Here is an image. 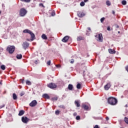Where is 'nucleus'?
<instances>
[{
  "label": "nucleus",
  "mask_w": 128,
  "mask_h": 128,
  "mask_svg": "<svg viewBox=\"0 0 128 128\" xmlns=\"http://www.w3.org/2000/svg\"><path fill=\"white\" fill-rule=\"evenodd\" d=\"M108 103L110 106H115L118 103V100L114 97H109L108 99Z\"/></svg>",
  "instance_id": "obj_1"
},
{
  "label": "nucleus",
  "mask_w": 128,
  "mask_h": 128,
  "mask_svg": "<svg viewBox=\"0 0 128 128\" xmlns=\"http://www.w3.org/2000/svg\"><path fill=\"white\" fill-rule=\"evenodd\" d=\"M23 33L30 34V36L32 37V41H33L34 40H35V34H33L32 32L30 30L26 29L25 30H23Z\"/></svg>",
  "instance_id": "obj_2"
},
{
  "label": "nucleus",
  "mask_w": 128,
  "mask_h": 128,
  "mask_svg": "<svg viewBox=\"0 0 128 128\" xmlns=\"http://www.w3.org/2000/svg\"><path fill=\"white\" fill-rule=\"evenodd\" d=\"M26 13H28V11H26L25 8H22L20 9V11L19 12V16H20V17H24L25 16Z\"/></svg>",
  "instance_id": "obj_3"
},
{
  "label": "nucleus",
  "mask_w": 128,
  "mask_h": 128,
  "mask_svg": "<svg viewBox=\"0 0 128 128\" xmlns=\"http://www.w3.org/2000/svg\"><path fill=\"white\" fill-rule=\"evenodd\" d=\"M15 50V46H8L6 48V52H8L10 54H12Z\"/></svg>",
  "instance_id": "obj_4"
},
{
  "label": "nucleus",
  "mask_w": 128,
  "mask_h": 128,
  "mask_svg": "<svg viewBox=\"0 0 128 128\" xmlns=\"http://www.w3.org/2000/svg\"><path fill=\"white\" fill-rule=\"evenodd\" d=\"M95 38H96V41L100 42H102V35L101 34H96L95 36Z\"/></svg>",
  "instance_id": "obj_5"
},
{
  "label": "nucleus",
  "mask_w": 128,
  "mask_h": 128,
  "mask_svg": "<svg viewBox=\"0 0 128 128\" xmlns=\"http://www.w3.org/2000/svg\"><path fill=\"white\" fill-rule=\"evenodd\" d=\"M47 87L49 88L52 90H54V88H56L57 86L54 83L51 82L47 84Z\"/></svg>",
  "instance_id": "obj_6"
},
{
  "label": "nucleus",
  "mask_w": 128,
  "mask_h": 128,
  "mask_svg": "<svg viewBox=\"0 0 128 128\" xmlns=\"http://www.w3.org/2000/svg\"><path fill=\"white\" fill-rule=\"evenodd\" d=\"M30 120V119L28 118L26 116L22 117V122L24 124H28V122Z\"/></svg>",
  "instance_id": "obj_7"
},
{
  "label": "nucleus",
  "mask_w": 128,
  "mask_h": 128,
  "mask_svg": "<svg viewBox=\"0 0 128 128\" xmlns=\"http://www.w3.org/2000/svg\"><path fill=\"white\" fill-rule=\"evenodd\" d=\"M37 104L38 102L36 100H33L30 102V104H29V106H30V107H35Z\"/></svg>",
  "instance_id": "obj_8"
},
{
  "label": "nucleus",
  "mask_w": 128,
  "mask_h": 128,
  "mask_svg": "<svg viewBox=\"0 0 128 128\" xmlns=\"http://www.w3.org/2000/svg\"><path fill=\"white\" fill-rule=\"evenodd\" d=\"M22 47H23V48H24V50H25L28 49V48L29 47V44L26 42H23Z\"/></svg>",
  "instance_id": "obj_9"
},
{
  "label": "nucleus",
  "mask_w": 128,
  "mask_h": 128,
  "mask_svg": "<svg viewBox=\"0 0 128 128\" xmlns=\"http://www.w3.org/2000/svg\"><path fill=\"white\" fill-rule=\"evenodd\" d=\"M77 16L80 18H82V17L84 16L85 14L82 12H77Z\"/></svg>",
  "instance_id": "obj_10"
},
{
  "label": "nucleus",
  "mask_w": 128,
  "mask_h": 128,
  "mask_svg": "<svg viewBox=\"0 0 128 128\" xmlns=\"http://www.w3.org/2000/svg\"><path fill=\"white\" fill-rule=\"evenodd\" d=\"M111 88V84L110 83H108V84L105 85V86H104V89H105V90H108L109 88Z\"/></svg>",
  "instance_id": "obj_11"
},
{
  "label": "nucleus",
  "mask_w": 128,
  "mask_h": 128,
  "mask_svg": "<svg viewBox=\"0 0 128 128\" xmlns=\"http://www.w3.org/2000/svg\"><path fill=\"white\" fill-rule=\"evenodd\" d=\"M82 108L86 110H88V109L90 108V107L88 106V105H86L85 104H82Z\"/></svg>",
  "instance_id": "obj_12"
},
{
  "label": "nucleus",
  "mask_w": 128,
  "mask_h": 128,
  "mask_svg": "<svg viewBox=\"0 0 128 128\" xmlns=\"http://www.w3.org/2000/svg\"><path fill=\"white\" fill-rule=\"evenodd\" d=\"M74 104L75 106H76L77 108H80V100H75L74 102Z\"/></svg>",
  "instance_id": "obj_13"
},
{
  "label": "nucleus",
  "mask_w": 128,
  "mask_h": 128,
  "mask_svg": "<svg viewBox=\"0 0 128 128\" xmlns=\"http://www.w3.org/2000/svg\"><path fill=\"white\" fill-rule=\"evenodd\" d=\"M68 40V36H66L64 37L63 39H62V41L63 42H66Z\"/></svg>",
  "instance_id": "obj_14"
},
{
  "label": "nucleus",
  "mask_w": 128,
  "mask_h": 128,
  "mask_svg": "<svg viewBox=\"0 0 128 128\" xmlns=\"http://www.w3.org/2000/svg\"><path fill=\"white\" fill-rule=\"evenodd\" d=\"M108 52L110 54H114L116 53V51L114 50H112V49H111V48L108 49Z\"/></svg>",
  "instance_id": "obj_15"
},
{
  "label": "nucleus",
  "mask_w": 128,
  "mask_h": 128,
  "mask_svg": "<svg viewBox=\"0 0 128 128\" xmlns=\"http://www.w3.org/2000/svg\"><path fill=\"white\" fill-rule=\"evenodd\" d=\"M42 97H43V98L46 99H50V96L48 94H44L42 96Z\"/></svg>",
  "instance_id": "obj_16"
},
{
  "label": "nucleus",
  "mask_w": 128,
  "mask_h": 128,
  "mask_svg": "<svg viewBox=\"0 0 128 128\" xmlns=\"http://www.w3.org/2000/svg\"><path fill=\"white\" fill-rule=\"evenodd\" d=\"M24 113H25V111L23 110H20V112H19V114H18V116H23Z\"/></svg>",
  "instance_id": "obj_17"
},
{
  "label": "nucleus",
  "mask_w": 128,
  "mask_h": 128,
  "mask_svg": "<svg viewBox=\"0 0 128 128\" xmlns=\"http://www.w3.org/2000/svg\"><path fill=\"white\" fill-rule=\"evenodd\" d=\"M82 40H84V38L82 37V36H80L78 37V38H77L78 41H81Z\"/></svg>",
  "instance_id": "obj_18"
},
{
  "label": "nucleus",
  "mask_w": 128,
  "mask_h": 128,
  "mask_svg": "<svg viewBox=\"0 0 128 128\" xmlns=\"http://www.w3.org/2000/svg\"><path fill=\"white\" fill-rule=\"evenodd\" d=\"M68 89L70 90H73V85L70 84H68Z\"/></svg>",
  "instance_id": "obj_19"
},
{
  "label": "nucleus",
  "mask_w": 128,
  "mask_h": 128,
  "mask_svg": "<svg viewBox=\"0 0 128 128\" xmlns=\"http://www.w3.org/2000/svg\"><path fill=\"white\" fill-rule=\"evenodd\" d=\"M12 98H13V100H16L18 99V96L15 94H12Z\"/></svg>",
  "instance_id": "obj_20"
},
{
  "label": "nucleus",
  "mask_w": 128,
  "mask_h": 128,
  "mask_svg": "<svg viewBox=\"0 0 128 128\" xmlns=\"http://www.w3.org/2000/svg\"><path fill=\"white\" fill-rule=\"evenodd\" d=\"M42 38L44 40H46L48 38L44 34H42Z\"/></svg>",
  "instance_id": "obj_21"
},
{
  "label": "nucleus",
  "mask_w": 128,
  "mask_h": 128,
  "mask_svg": "<svg viewBox=\"0 0 128 128\" xmlns=\"http://www.w3.org/2000/svg\"><path fill=\"white\" fill-rule=\"evenodd\" d=\"M26 84L28 86H30L32 85V82L28 80H26Z\"/></svg>",
  "instance_id": "obj_22"
},
{
  "label": "nucleus",
  "mask_w": 128,
  "mask_h": 128,
  "mask_svg": "<svg viewBox=\"0 0 128 128\" xmlns=\"http://www.w3.org/2000/svg\"><path fill=\"white\" fill-rule=\"evenodd\" d=\"M58 100V97L56 96V97H53L52 98H51V100L52 101H56Z\"/></svg>",
  "instance_id": "obj_23"
},
{
  "label": "nucleus",
  "mask_w": 128,
  "mask_h": 128,
  "mask_svg": "<svg viewBox=\"0 0 128 128\" xmlns=\"http://www.w3.org/2000/svg\"><path fill=\"white\" fill-rule=\"evenodd\" d=\"M22 54H18L16 56V58H18V60H20L22 59Z\"/></svg>",
  "instance_id": "obj_24"
},
{
  "label": "nucleus",
  "mask_w": 128,
  "mask_h": 128,
  "mask_svg": "<svg viewBox=\"0 0 128 128\" xmlns=\"http://www.w3.org/2000/svg\"><path fill=\"white\" fill-rule=\"evenodd\" d=\"M0 68H1V70H4L6 69V67L4 65H2L0 66Z\"/></svg>",
  "instance_id": "obj_25"
},
{
  "label": "nucleus",
  "mask_w": 128,
  "mask_h": 128,
  "mask_svg": "<svg viewBox=\"0 0 128 128\" xmlns=\"http://www.w3.org/2000/svg\"><path fill=\"white\" fill-rule=\"evenodd\" d=\"M106 6H111V2L108 0L106 1Z\"/></svg>",
  "instance_id": "obj_26"
},
{
  "label": "nucleus",
  "mask_w": 128,
  "mask_h": 128,
  "mask_svg": "<svg viewBox=\"0 0 128 128\" xmlns=\"http://www.w3.org/2000/svg\"><path fill=\"white\" fill-rule=\"evenodd\" d=\"M58 107L64 110L66 109V106L64 105H60Z\"/></svg>",
  "instance_id": "obj_27"
},
{
  "label": "nucleus",
  "mask_w": 128,
  "mask_h": 128,
  "mask_svg": "<svg viewBox=\"0 0 128 128\" xmlns=\"http://www.w3.org/2000/svg\"><path fill=\"white\" fill-rule=\"evenodd\" d=\"M124 122H125V123L128 124V118L125 117L124 118Z\"/></svg>",
  "instance_id": "obj_28"
},
{
  "label": "nucleus",
  "mask_w": 128,
  "mask_h": 128,
  "mask_svg": "<svg viewBox=\"0 0 128 128\" xmlns=\"http://www.w3.org/2000/svg\"><path fill=\"white\" fill-rule=\"evenodd\" d=\"M77 89L78 90H80L81 88V84H78L77 86H76Z\"/></svg>",
  "instance_id": "obj_29"
},
{
  "label": "nucleus",
  "mask_w": 128,
  "mask_h": 128,
  "mask_svg": "<svg viewBox=\"0 0 128 128\" xmlns=\"http://www.w3.org/2000/svg\"><path fill=\"white\" fill-rule=\"evenodd\" d=\"M20 1L24 2H30V0H20Z\"/></svg>",
  "instance_id": "obj_30"
},
{
  "label": "nucleus",
  "mask_w": 128,
  "mask_h": 128,
  "mask_svg": "<svg viewBox=\"0 0 128 128\" xmlns=\"http://www.w3.org/2000/svg\"><path fill=\"white\" fill-rule=\"evenodd\" d=\"M122 5L125 6L126 4V2L125 0H123L122 2Z\"/></svg>",
  "instance_id": "obj_31"
},
{
  "label": "nucleus",
  "mask_w": 128,
  "mask_h": 128,
  "mask_svg": "<svg viewBox=\"0 0 128 128\" xmlns=\"http://www.w3.org/2000/svg\"><path fill=\"white\" fill-rule=\"evenodd\" d=\"M84 5H85L84 2H80V6H84Z\"/></svg>",
  "instance_id": "obj_32"
},
{
  "label": "nucleus",
  "mask_w": 128,
  "mask_h": 128,
  "mask_svg": "<svg viewBox=\"0 0 128 128\" xmlns=\"http://www.w3.org/2000/svg\"><path fill=\"white\" fill-rule=\"evenodd\" d=\"M39 6H40V7H42L43 8H44V5H43V4L42 3H40L39 4Z\"/></svg>",
  "instance_id": "obj_33"
},
{
  "label": "nucleus",
  "mask_w": 128,
  "mask_h": 128,
  "mask_svg": "<svg viewBox=\"0 0 128 128\" xmlns=\"http://www.w3.org/2000/svg\"><path fill=\"white\" fill-rule=\"evenodd\" d=\"M80 120V116H76V120Z\"/></svg>",
  "instance_id": "obj_34"
},
{
  "label": "nucleus",
  "mask_w": 128,
  "mask_h": 128,
  "mask_svg": "<svg viewBox=\"0 0 128 128\" xmlns=\"http://www.w3.org/2000/svg\"><path fill=\"white\" fill-rule=\"evenodd\" d=\"M24 94H25V93H24V92H22L20 93V96H24Z\"/></svg>",
  "instance_id": "obj_35"
},
{
  "label": "nucleus",
  "mask_w": 128,
  "mask_h": 128,
  "mask_svg": "<svg viewBox=\"0 0 128 128\" xmlns=\"http://www.w3.org/2000/svg\"><path fill=\"white\" fill-rule=\"evenodd\" d=\"M54 15H56V13L54 12H52L51 13V16H54Z\"/></svg>",
  "instance_id": "obj_36"
},
{
  "label": "nucleus",
  "mask_w": 128,
  "mask_h": 128,
  "mask_svg": "<svg viewBox=\"0 0 128 128\" xmlns=\"http://www.w3.org/2000/svg\"><path fill=\"white\" fill-rule=\"evenodd\" d=\"M104 20H105V18H101L100 21L102 23L104 22Z\"/></svg>",
  "instance_id": "obj_37"
},
{
  "label": "nucleus",
  "mask_w": 128,
  "mask_h": 128,
  "mask_svg": "<svg viewBox=\"0 0 128 128\" xmlns=\"http://www.w3.org/2000/svg\"><path fill=\"white\" fill-rule=\"evenodd\" d=\"M74 62V59L71 60V61H70V64H73Z\"/></svg>",
  "instance_id": "obj_38"
},
{
  "label": "nucleus",
  "mask_w": 128,
  "mask_h": 128,
  "mask_svg": "<svg viewBox=\"0 0 128 128\" xmlns=\"http://www.w3.org/2000/svg\"><path fill=\"white\" fill-rule=\"evenodd\" d=\"M60 114V111L58 110H57L56 111V115H58V114Z\"/></svg>",
  "instance_id": "obj_39"
},
{
  "label": "nucleus",
  "mask_w": 128,
  "mask_h": 128,
  "mask_svg": "<svg viewBox=\"0 0 128 128\" xmlns=\"http://www.w3.org/2000/svg\"><path fill=\"white\" fill-rule=\"evenodd\" d=\"M56 68H60V64H56Z\"/></svg>",
  "instance_id": "obj_40"
},
{
  "label": "nucleus",
  "mask_w": 128,
  "mask_h": 128,
  "mask_svg": "<svg viewBox=\"0 0 128 128\" xmlns=\"http://www.w3.org/2000/svg\"><path fill=\"white\" fill-rule=\"evenodd\" d=\"M5 104H2V106H0V109L2 108H4Z\"/></svg>",
  "instance_id": "obj_41"
},
{
  "label": "nucleus",
  "mask_w": 128,
  "mask_h": 128,
  "mask_svg": "<svg viewBox=\"0 0 128 128\" xmlns=\"http://www.w3.org/2000/svg\"><path fill=\"white\" fill-rule=\"evenodd\" d=\"M115 27H116V28H119L118 25V24H115Z\"/></svg>",
  "instance_id": "obj_42"
},
{
  "label": "nucleus",
  "mask_w": 128,
  "mask_h": 128,
  "mask_svg": "<svg viewBox=\"0 0 128 128\" xmlns=\"http://www.w3.org/2000/svg\"><path fill=\"white\" fill-rule=\"evenodd\" d=\"M108 31H111V29L110 28V26L108 27V28L106 29Z\"/></svg>",
  "instance_id": "obj_43"
},
{
  "label": "nucleus",
  "mask_w": 128,
  "mask_h": 128,
  "mask_svg": "<svg viewBox=\"0 0 128 128\" xmlns=\"http://www.w3.org/2000/svg\"><path fill=\"white\" fill-rule=\"evenodd\" d=\"M47 64H48V66L50 65V60L48 61V62H47Z\"/></svg>",
  "instance_id": "obj_44"
},
{
  "label": "nucleus",
  "mask_w": 128,
  "mask_h": 128,
  "mask_svg": "<svg viewBox=\"0 0 128 128\" xmlns=\"http://www.w3.org/2000/svg\"><path fill=\"white\" fill-rule=\"evenodd\" d=\"M94 128H100L98 125H95V126L94 127Z\"/></svg>",
  "instance_id": "obj_45"
},
{
  "label": "nucleus",
  "mask_w": 128,
  "mask_h": 128,
  "mask_svg": "<svg viewBox=\"0 0 128 128\" xmlns=\"http://www.w3.org/2000/svg\"><path fill=\"white\" fill-rule=\"evenodd\" d=\"M20 82H22V83L24 84V79H20Z\"/></svg>",
  "instance_id": "obj_46"
},
{
  "label": "nucleus",
  "mask_w": 128,
  "mask_h": 128,
  "mask_svg": "<svg viewBox=\"0 0 128 128\" xmlns=\"http://www.w3.org/2000/svg\"><path fill=\"white\" fill-rule=\"evenodd\" d=\"M126 70L127 72H128V66H127L126 67Z\"/></svg>",
  "instance_id": "obj_47"
},
{
  "label": "nucleus",
  "mask_w": 128,
  "mask_h": 128,
  "mask_svg": "<svg viewBox=\"0 0 128 128\" xmlns=\"http://www.w3.org/2000/svg\"><path fill=\"white\" fill-rule=\"evenodd\" d=\"M73 116H77V113L76 112L74 113Z\"/></svg>",
  "instance_id": "obj_48"
},
{
  "label": "nucleus",
  "mask_w": 128,
  "mask_h": 128,
  "mask_svg": "<svg viewBox=\"0 0 128 128\" xmlns=\"http://www.w3.org/2000/svg\"><path fill=\"white\" fill-rule=\"evenodd\" d=\"M34 64H38V60L34 61Z\"/></svg>",
  "instance_id": "obj_49"
},
{
  "label": "nucleus",
  "mask_w": 128,
  "mask_h": 128,
  "mask_svg": "<svg viewBox=\"0 0 128 128\" xmlns=\"http://www.w3.org/2000/svg\"><path fill=\"white\" fill-rule=\"evenodd\" d=\"M88 30L91 31V28H88Z\"/></svg>",
  "instance_id": "obj_50"
},
{
  "label": "nucleus",
  "mask_w": 128,
  "mask_h": 128,
  "mask_svg": "<svg viewBox=\"0 0 128 128\" xmlns=\"http://www.w3.org/2000/svg\"><path fill=\"white\" fill-rule=\"evenodd\" d=\"M112 12L113 15H114V14H115V12H114V10H112Z\"/></svg>",
  "instance_id": "obj_51"
},
{
  "label": "nucleus",
  "mask_w": 128,
  "mask_h": 128,
  "mask_svg": "<svg viewBox=\"0 0 128 128\" xmlns=\"http://www.w3.org/2000/svg\"><path fill=\"white\" fill-rule=\"evenodd\" d=\"M84 2H87L88 0H84Z\"/></svg>",
  "instance_id": "obj_52"
},
{
  "label": "nucleus",
  "mask_w": 128,
  "mask_h": 128,
  "mask_svg": "<svg viewBox=\"0 0 128 128\" xmlns=\"http://www.w3.org/2000/svg\"><path fill=\"white\" fill-rule=\"evenodd\" d=\"M106 120H109L108 117H106Z\"/></svg>",
  "instance_id": "obj_53"
},
{
  "label": "nucleus",
  "mask_w": 128,
  "mask_h": 128,
  "mask_svg": "<svg viewBox=\"0 0 128 128\" xmlns=\"http://www.w3.org/2000/svg\"><path fill=\"white\" fill-rule=\"evenodd\" d=\"M0 84H1V85L2 84L1 81H0Z\"/></svg>",
  "instance_id": "obj_54"
},
{
  "label": "nucleus",
  "mask_w": 128,
  "mask_h": 128,
  "mask_svg": "<svg viewBox=\"0 0 128 128\" xmlns=\"http://www.w3.org/2000/svg\"><path fill=\"white\" fill-rule=\"evenodd\" d=\"M118 34H120V31H118Z\"/></svg>",
  "instance_id": "obj_55"
},
{
  "label": "nucleus",
  "mask_w": 128,
  "mask_h": 128,
  "mask_svg": "<svg viewBox=\"0 0 128 128\" xmlns=\"http://www.w3.org/2000/svg\"><path fill=\"white\" fill-rule=\"evenodd\" d=\"M1 14V11H0V14Z\"/></svg>",
  "instance_id": "obj_56"
},
{
  "label": "nucleus",
  "mask_w": 128,
  "mask_h": 128,
  "mask_svg": "<svg viewBox=\"0 0 128 128\" xmlns=\"http://www.w3.org/2000/svg\"><path fill=\"white\" fill-rule=\"evenodd\" d=\"M84 72H85V71H84Z\"/></svg>",
  "instance_id": "obj_57"
}]
</instances>
